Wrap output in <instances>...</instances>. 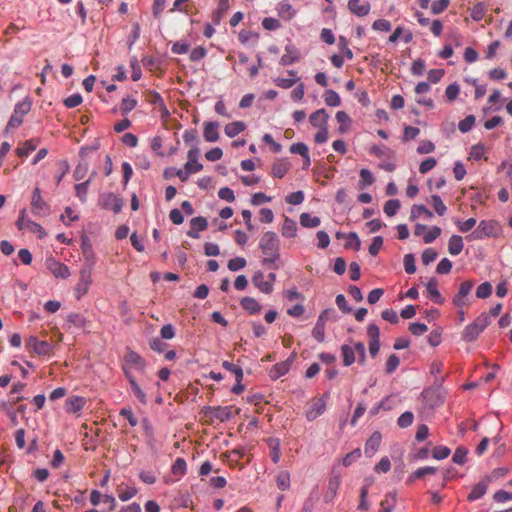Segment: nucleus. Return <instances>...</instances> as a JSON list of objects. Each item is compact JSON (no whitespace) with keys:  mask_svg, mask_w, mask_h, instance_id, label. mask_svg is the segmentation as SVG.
<instances>
[{"mask_svg":"<svg viewBox=\"0 0 512 512\" xmlns=\"http://www.w3.org/2000/svg\"><path fill=\"white\" fill-rule=\"evenodd\" d=\"M259 247L264 255L262 264L273 269H277L275 264L280 258V240L275 232H265L259 241Z\"/></svg>","mask_w":512,"mask_h":512,"instance_id":"obj_1","label":"nucleus"},{"mask_svg":"<svg viewBox=\"0 0 512 512\" xmlns=\"http://www.w3.org/2000/svg\"><path fill=\"white\" fill-rule=\"evenodd\" d=\"M489 324V314H480L472 323L465 327L462 333V339L466 342H472L476 340Z\"/></svg>","mask_w":512,"mask_h":512,"instance_id":"obj_2","label":"nucleus"},{"mask_svg":"<svg viewBox=\"0 0 512 512\" xmlns=\"http://www.w3.org/2000/svg\"><path fill=\"white\" fill-rule=\"evenodd\" d=\"M499 232V225L494 220H482L477 228L466 238L468 241L482 240L484 238L496 237Z\"/></svg>","mask_w":512,"mask_h":512,"instance_id":"obj_3","label":"nucleus"},{"mask_svg":"<svg viewBox=\"0 0 512 512\" xmlns=\"http://www.w3.org/2000/svg\"><path fill=\"white\" fill-rule=\"evenodd\" d=\"M16 226L19 230H28L29 232L36 234L40 239L46 236V232L40 224L26 218L25 209L20 212L19 218L16 221Z\"/></svg>","mask_w":512,"mask_h":512,"instance_id":"obj_4","label":"nucleus"},{"mask_svg":"<svg viewBox=\"0 0 512 512\" xmlns=\"http://www.w3.org/2000/svg\"><path fill=\"white\" fill-rule=\"evenodd\" d=\"M30 109L31 102L28 100H24L22 102L17 103L14 112L7 124V128H18L23 122V117L30 111Z\"/></svg>","mask_w":512,"mask_h":512,"instance_id":"obj_5","label":"nucleus"},{"mask_svg":"<svg viewBox=\"0 0 512 512\" xmlns=\"http://www.w3.org/2000/svg\"><path fill=\"white\" fill-rule=\"evenodd\" d=\"M31 211L36 216H47L50 212L49 205L43 200L38 187L33 190L31 197Z\"/></svg>","mask_w":512,"mask_h":512,"instance_id":"obj_6","label":"nucleus"},{"mask_svg":"<svg viewBox=\"0 0 512 512\" xmlns=\"http://www.w3.org/2000/svg\"><path fill=\"white\" fill-rule=\"evenodd\" d=\"M475 282L473 280L463 281L460 286L458 292L453 297V304L462 308L465 305H469L468 296L474 286Z\"/></svg>","mask_w":512,"mask_h":512,"instance_id":"obj_7","label":"nucleus"},{"mask_svg":"<svg viewBox=\"0 0 512 512\" xmlns=\"http://www.w3.org/2000/svg\"><path fill=\"white\" fill-rule=\"evenodd\" d=\"M45 265L48 271L56 278L66 279L70 276L68 266L57 261L53 257L47 258Z\"/></svg>","mask_w":512,"mask_h":512,"instance_id":"obj_8","label":"nucleus"},{"mask_svg":"<svg viewBox=\"0 0 512 512\" xmlns=\"http://www.w3.org/2000/svg\"><path fill=\"white\" fill-rule=\"evenodd\" d=\"M92 283L91 269L83 268L80 271L79 281L75 287V293L77 299H80L83 295L88 292V289Z\"/></svg>","mask_w":512,"mask_h":512,"instance_id":"obj_9","label":"nucleus"},{"mask_svg":"<svg viewBox=\"0 0 512 512\" xmlns=\"http://www.w3.org/2000/svg\"><path fill=\"white\" fill-rule=\"evenodd\" d=\"M26 344L29 349L33 350L38 355H49L52 352V345L50 343L39 340L35 336H30Z\"/></svg>","mask_w":512,"mask_h":512,"instance_id":"obj_10","label":"nucleus"},{"mask_svg":"<svg viewBox=\"0 0 512 512\" xmlns=\"http://www.w3.org/2000/svg\"><path fill=\"white\" fill-rule=\"evenodd\" d=\"M332 310L326 309L321 312L313 328L312 335L318 342H323L325 337V324Z\"/></svg>","mask_w":512,"mask_h":512,"instance_id":"obj_11","label":"nucleus"},{"mask_svg":"<svg viewBox=\"0 0 512 512\" xmlns=\"http://www.w3.org/2000/svg\"><path fill=\"white\" fill-rule=\"evenodd\" d=\"M326 410V402L321 398L312 400L309 408L306 411V418L308 421H314L321 416Z\"/></svg>","mask_w":512,"mask_h":512,"instance_id":"obj_12","label":"nucleus"},{"mask_svg":"<svg viewBox=\"0 0 512 512\" xmlns=\"http://www.w3.org/2000/svg\"><path fill=\"white\" fill-rule=\"evenodd\" d=\"M347 6L349 11L358 17L368 15L371 9L370 3L366 0H348Z\"/></svg>","mask_w":512,"mask_h":512,"instance_id":"obj_13","label":"nucleus"},{"mask_svg":"<svg viewBox=\"0 0 512 512\" xmlns=\"http://www.w3.org/2000/svg\"><path fill=\"white\" fill-rule=\"evenodd\" d=\"M103 208L119 213L122 209V201L113 193L103 194L100 198Z\"/></svg>","mask_w":512,"mask_h":512,"instance_id":"obj_14","label":"nucleus"},{"mask_svg":"<svg viewBox=\"0 0 512 512\" xmlns=\"http://www.w3.org/2000/svg\"><path fill=\"white\" fill-rule=\"evenodd\" d=\"M490 482L491 476H485L479 483L473 486L467 499L472 502L482 498L486 494Z\"/></svg>","mask_w":512,"mask_h":512,"instance_id":"obj_15","label":"nucleus"},{"mask_svg":"<svg viewBox=\"0 0 512 512\" xmlns=\"http://www.w3.org/2000/svg\"><path fill=\"white\" fill-rule=\"evenodd\" d=\"M423 399L431 408L440 406L444 401V395L440 389L437 390H425L422 393Z\"/></svg>","mask_w":512,"mask_h":512,"instance_id":"obj_16","label":"nucleus"},{"mask_svg":"<svg viewBox=\"0 0 512 512\" xmlns=\"http://www.w3.org/2000/svg\"><path fill=\"white\" fill-rule=\"evenodd\" d=\"M293 359H294V357L292 356L291 359H287L286 361H282V362L276 363L270 369L269 377L272 380H277L280 377L286 375L289 372L290 368H291V363H292Z\"/></svg>","mask_w":512,"mask_h":512,"instance_id":"obj_17","label":"nucleus"},{"mask_svg":"<svg viewBox=\"0 0 512 512\" xmlns=\"http://www.w3.org/2000/svg\"><path fill=\"white\" fill-rule=\"evenodd\" d=\"M123 369H124L125 376L127 377L128 381H129L130 388H131V391L133 392L134 396L139 400V402H141L142 404H146L147 403L146 394L140 388V386L136 382L135 378L133 377V375L131 374L129 369L126 366H124Z\"/></svg>","mask_w":512,"mask_h":512,"instance_id":"obj_18","label":"nucleus"},{"mask_svg":"<svg viewBox=\"0 0 512 512\" xmlns=\"http://www.w3.org/2000/svg\"><path fill=\"white\" fill-rule=\"evenodd\" d=\"M205 414L220 420L221 422L227 421L231 418V407H211L205 408Z\"/></svg>","mask_w":512,"mask_h":512,"instance_id":"obj_19","label":"nucleus"},{"mask_svg":"<svg viewBox=\"0 0 512 512\" xmlns=\"http://www.w3.org/2000/svg\"><path fill=\"white\" fill-rule=\"evenodd\" d=\"M245 456L244 448H236L231 450L229 453L222 454V457L227 459V463L230 467L239 468L240 470L244 468V464L239 462L240 458Z\"/></svg>","mask_w":512,"mask_h":512,"instance_id":"obj_20","label":"nucleus"},{"mask_svg":"<svg viewBox=\"0 0 512 512\" xmlns=\"http://www.w3.org/2000/svg\"><path fill=\"white\" fill-rule=\"evenodd\" d=\"M200 151L197 147H192L187 154L188 161L185 164L186 170H193L197 173L203 169V165L198 162Z\"/></svg>","mask_w":512,"mask_h":512,"instance_id":"obj_21","label":"nucleus"},{"mask_svg":"<svg viewBox=\"0 0 512 512\" xmlns=\"http://www.w3.org/2000/svg\"><path fill=\"white\" fill-rule=\"evenodd\" d=\"M124 361L126 366L133 367L138 371H144L145 361L138 353L132 350L127 351L124 356Z\"/></svg>","mask_w":512,"mask_h":512,"instance_id":"obj_22","label":"nucleus"},{"mask_svg":"<svg viewBox=\"0 0 512 512\" xmlns=\"http://www.w3.org/2000/svg\"><path fill=\"white\" fill-rule=\"evenodd\" d=\"M86 404V400L81 396H71L65 402V410L68 413H78L80 412Z\"/></svg>","mask_w":512,"mask_h":512,"instance_id":"obj_23","label":"nucleus"},{"mask_svg":"<svg viewBox=\"0 0 512 512\" xmlns=\"http://www.w3.org/2000/svg\"><path fill=\"white\" fill-rule=\"evenodd\" d=\"M329 115L326 113L325 109H319L313 112L309 117V122L313 127L322 129L327 127Z\"/></svg>","mask_w":512,"mask_h":512,"instance_id":"obj_24","label":"nucleus"},{"mask_svg":"<svg viewBox=\"0 0 512 512\" xmlns=\"http://www.w3.org/2000/svg\"><path fill=\"white\" fill-rule=\"evenodd\" d=\"M382 441V435L380 432L376 431L374 432L369 439L366 441L365 444V454L369 457L373 456L375 452L380 447Z\"/></svg>","mask_w":512,"mask_h":512,"instance_id":"obj_25","label":"nucleus"},{"mask_svg":"<svg viewBox=\"0 0 512 512\" xmlns=\"http://www.w3.org/2000/svg\"><path fill=\"white\" fill-rule=\"evenodd\" d=\"M340 484L341 477L338 475H335L329 479L327 491L324 496L326 502H332L336 498Z\"/></svg>","mask_w":512,"mask_h":512,"instance_id":"obj_26","label":"nucleus"},{"mask_svg":"<svg viewBox=\"0 0 512 512\" xmlns=\"http://www.w3.org/2000/svg\"><path fill=\"white\" fill-rule=\"evenodd\" d=\"M252 282L263 293L269 294L273 290L271 281H267L262 272H257L253 276Z\"/></svg>","mask_w":512,"mask_h":512,"instance_id":"obj_27","label":"nucleus"},{"mask_svg":"<svg viewBox=\"0 0 512 512\" xmlns=\"http://www.w3.org/2000/svg\"><path fill=\"white\" fill-rule=\"evenodd\" d=\"M300 58L298 50L293 45L285 47V53L280 59V64L285 66L297 62Z\"/></svg>","mask_w":512,"mask_h":512,"instance_id":"obj_28","label":"nucleus"},{"mask_svg":"<svg viewBox=\"0 0 512 512\" xmlns=\"http://www.w3.org/2000/svg\"><path fill=\"white\" fill-rule=\"evenodd\" d=\"M219 124L217 122H206L204 124L203 136L207 142H216L219 139Z\"/></svg>","mask_w":512,"mask_h":512,"instance_id":"obj_29","label":"nucleus"},{"mask_svg":"<svg viewBox=\"0 0 512 512\" xmlns=\"http://www.w3.org/2000/svg\"><path fill=\"white\" fill-rule=\"evenodd\" d=\"M464 247L463 238L460 235H452L448 241V251L450 255H459Z\"/></svg>","mask_w":512,"mask_h":512,"instance_id":"obj_30","label":"nucleus"},{"mask_svg":"<svg viewBox=\"0 0 512 512\" xmlns=\"http://www.w3.org/2000/svg\"><path fill=\"white\" fill-rule=\"evenodd\" d=\"M282 236L285 238H294L297 235V224L296 222L289 218L285 217L282 228H281Z\"/></svg>","mask_w":512,"mask_h":512,"instance_id":"obj_31","label":"nucleus"},{"mask_svg":"<svg viewBox=\"0 0 512 512\" xmlns=\"http://www.w3.org/2000/svg\"><path fill=\"white\" fill-rule=\"evenodd\" d=\"M39 144L38 139H29L23 142L21 146L16 149V153L20 157L28 156L31 152H33Z\"/></svg>","mask_w":512,"mask_h":512,"instance_id":"obj_32","label":"nucleus"},{"mask_svg":"<svg viewBox=\"0 0 512 512\" xmlns=\"http://www.w3.org/2000/svg\"><path fill=\"white\" fill-rule=\"evenodd\" d=\"M426 289L431 296V299L438 304H442L444 299L442 298L438 290V282L435 278H432L426 284Z\"/></svg>","mask_w":512,"mask_h":512,"instance_id":"obj_33","label":"nucleus"},{"mask_svg":"<svg viewBox=\"0 0 512 512\" xmlns=\"http://www.w3.org/2000/svg\"><path fill=\"white\" fill-rule=\"evenodd\" d=\"M277 12H278V15L285 19V20H290L292 19L295 14H296V11L293 9V7L291 6L290 3H288L287 1H282L280 2L278 5H277V8H276Z\"/></svg>","mask_w":512,"mask_h":512,"instance_id":"obj_34","label":"nucleus"},{"mask_svg":"<svg viewBox=\"0 0 512 512\" xmlns=\"http://www.w3.org/2000/svg\"><path fill=\"white\" fill-rule=\"evenodd\" d=\"M268 447L270 449V457L272 461L277 464L280 461V440L277 438H269L267 440Z\"/></svg>","mask_w":512,"mask_h":512,"instance_id":"obj_35","label":"nucleus"},{"mask_svg":"<svg viewBox=\"0 0 512 512\" xmlns=\"http://www.w3.org/2000/svg\"><path fill=\"white\" fill-rule=\"evenodd\" d=\"M81 250L87 262L86 268L92 269L93 265L95 264V255L91 243L83 241L81 245Z\"/></svg>","mask_w":512,"mask_h":512,"instance_id":"obj_36","label":"nucleus"},{"mask_svg":"<svg viewBox=\"0 0 512 512\" xmlns=\"http://www.w3.org/2000/svg\"><path fill=\"white\" fill-rule=\"evenodd\" d=\"M245 127L246 126H245L244 122L234 121V122L228 123L225 126L224 131L228 137L233 138V137L237 136L238 134H240L242 131H244Z\"/></svg>","mask_w":512,"mask_h":512,"instance_id":"obj_37","label":"nucleus"},{"mask_svg":"<svg viewBox=\"0 0 512 512\" xmlns=\"http://www.w3.org/2000/svg\"><path fill=\"white\" fill-rule=\"evenodd\" d=\"M290 168V164L285 160H278L272 166V174L274 177L283 178Z\"/></svg>","mask_w":512,"mask_h":512,"instance_id":"obj_38","label":"nucleus"},{"mask_svg":"<svg viewBox=\"0 0 512 512\" xmlns=\"http://www.w3.org/2000/svg\"><path fill=\"white\" fill-rule=\"evenodd\" d=\"M396 504V493L389 492L385 495L384 499L381 501L380 512H392L394 506Z\"/></svg>","mask_w":512,"mask_h":512,"instance_id":"obj_39","label":"nucleus"},{"mask_svg":"<svg viewBox=\"0 0 512 512\" xmlns=\"http://www.w3.org/2000/svg\"><path fill=\"white\" fill-rule=\"evenodd\" d=\"M422 215L428 219L433 217V213L424 205H413L411 208L410 220H415Z\"/></svg>","mask_w":512,"mask_h":512,"instance_id":"obj_40","label":"nucleus"},{"mask_svg":"<svg viewBox=\"0 0 512 512\" xmlns=\"http://www.w3.org/2000/svg\"><path fill=\"white\" fill-rule=\"evenodd\" d=\"M300 224L306 228H315L320 225V218L311 216L309 213H302L300 215Z\"/></svg>","mask_w":512,"mask_h":512,"instance_id":"obj_41","label":"nucleus"},{"mask_svg":"<svg viewBox=\"0 0 512 512\" xmlns=\"http://www.w3.org/2000/svg\"><path fill=\"white\" fill-rule=\"evenodd\" d=\"M428 202L432 205V207L434 208L435 212L439 216H443L446 213L447 207L443 203V201H442V199H441V197L439 195H432L430 197V199L428 200Z\"/></svg>","mask_w":512,"mask_h":512,"instance_id":"obj_42","label":"nucleus"},{"mask_svg":"<svg viewBox=\"0 0 512 512\" xmlns=\"http://www.w3.org/2000/svg\"><path fill=\"white\" fill-rule=\"evenodd\" d=\"M241 306L243 307V309L250 312L251 314L258 313L261 309L259 303L254 298L251 297H244L241 300Z\"/></svg>","mask_w":512,"mask_h":512,"instance_id":"obj_43","label":"nucleus"},{"mask_svg":"<svg viewBox=\"0 0 512 512\" xmlns=\"http://www.w3.org/2000/svg\"><path fill=\"white\" fill-rule=\"evenodd\" d=\"M342 356H343V364L345 366H350L355 362V350L354 347H350L348 345H343L341 347Z\"/></svg>","mask_w":512,"mask_h":512,"instance_id":"obj_44","label":"nucleus"},{"mask_svg":"<svg viewBox=\"0 0 512 512\" xmlns=\"http://www.w3.org/2000/svg\"><path fill=\"white\" fill-rule=\"evenodd\" d=\"M222 366L224 369H226L227 371L233 373L235 375V378H236V381L239 382V381H242L243 380V370L240 366H237L229 361H224L222 363Z\"/></svg>","mask_w":512,"mask_h":512,"instance_id":"obj_45","label":"nucleus"},{"mask_svg":"<svg viewBox=\"0 0 512 512\" xmlns=\"http://www.w3.org/2000/svg\"><path fill=\"white\" fill-rule=\"evenodd\" d=\"M324 101L328 106L337 107L341 104L340 96L334 90H327L324 94Z\"/></svg>","mask_w":512,"mask_h":512,"instance_id":"obj_46","label":"nucleus"},{"mask_svg":"<svg viewBox=\"0 0 512 512\" xmlns=\"http://www.w3.org/2000/svg\"><path fill=\"white\" fill-rule=\"evenodd\" d=\"M277 486L280 490L285 491L290 488V474L288 471H282L276 479Z\"/></svg>","mask_w":512,"mask_h":512,"instance_id":"obj_47","label":"nucleus"},{"mask_svg":"<svg viewBox=\"0 0 512 512\" xmlns=\"http://www.w3.org/2000/svg\"><path fill=\"white\" fill-rule=\"evenodd\" d=\"M187 470V464L186 461L183 458H177L172 467L171 471L176 476H183L186 473Z\"/></svg>","mask_w":512,"mask_h":512,"instance_id":"obj_48","label":"nucleus"},{"mask_svg":"<svg viewBox=\"0 0 512 512\" xmlns=\"http://www.w3.org/2000/svg\"><path fill=\"white\" fill-rule=\"evenodd\" d=\"M437 471V469L435 467H432V466H426V467H421V468H418L408 479L409 482H412L413 480L415 479H419V478H422L424 477L425 475H428V474H435Z\"/></svg>","mask_w":512,"mask_h":512,"instance_id":"obj_49","label":"nucleus"},{"mask_svg":"<svg viewBox=\"0 0 512 512\" xmlns=\"http://www.w3.org/2000/svg\"><path fill=\"white\" fill-rule=\"evenodd\" d=\"M399 208L400 201L398 199H391L385 203L383 210L387 216L392 217L397 213Z\"/></svg>","mask_w":512,"mask_h":512,"instance_id":"obj_50","label":"nucleus"},{"mask_svg":"<svg viewBox=\"0 0 512 512\" xmlns=\"http://www.w3.org/2000/svg\"><path fill=\"white\" fill-rule=\"evenodd\" d=\"M442 233V230L438 226H433L423 236V241L426 244L434 242Z\"/></svg>","mask_w":512,"mask_h":512,"instance_id":"obj_51","label":"nucleus"},{"mask_svg":"<svg viewBox=\"0 0 512 512\" xmlns=\"http://www.w3.org/2000/svg\"><path fill=\"white\" fill-rule=\"evenodd\" d=\"M137 105V100L130 97V96H127L125 98L122 99L121 101V105H120V110L122 112V114H127L129 113L130 111H132Z\"/></svg>","mask_w":512,"mask_h":512,"instance_id":"obj_52","label":"nucleus"},{"mask_svg":"<svg viewBox=\"0 0 512 512\" xmlns=\"http://www.w3.org/2000/svg\"><path fill=\"white\" fill-rule=\"evenodd\" d=\"M492 285L489 282H484L477 287L476 296L480 299H486L492 294Z\"/></svg>","mask_w":512,"mask_h":512,"instance_id":"obj_53","label":"nucleus"},{"mask_svg":"<svg viewBox=\"0 0 512 512\" xmlns=\"http://www.w3.org/2000/svg\"><path fill=\"white\" fill-rule=\"evenodd\" d=\"M475 117L473 115L466 116L463 120H461L458 124V128L462 133H466L470 131L475 124Z\"/></svg>","mask_w":512,"mask_h":512,"instance_id":"obj_54","label":"nucleus"},{"mask_svg":"<svg viewBox=\"0 0 512 512\" xmlns=\"http://www.w3.org/2000/svg\"><path fill=\"white\" fill-rule=\"evenodd\" d=\"M137 489L134 487H125L118 489V497L121 501H128L137 494Z\"/></svg>","mask_w":512,"mask_h":512,"instance_id":"obj_55","label":"nucleus"},{"mask_svg":"<svg viewBox=\"0 0 512 512\" xmlns=\"http://www.w3.org/2000/svg\"><path fill=\"white\" fill-rule=\"evenodd\" d=\"M485 153V146L483 144H476L471 147L470 158L474 160H480L482 158L487 159L486 157H484Z\"/></svg>","mask_w":512,"mask_h":512,"instance_id":"obj_56","label":"nucleus"},{"mask_svg":"<svg viewBox=\"0 0 512 512\" xmlns=\"http://www.w3.org/2000/svg\"><path fill=\"white\" fill-rule=\"evenodd\" d=\"M414 420V415L412 412L406 411L397 420V424L401 428H407L409 427Z\"/></svg>","mask_w":512,"mask_h":512,"instance_id":"obj_57","label":"nucleus"},{"mask_svg":"<svg viewBox=\"0 0 512 512\" xmlns=\"http://www.w3.org/2000/svg\"><path fill=\"white\" fill-rule=\"evenodd\" d=\"M455 224L457 225L458 227V230L462 233H466V232H469L476 224V219L475 218H469L465 221H460V220H457L455 222Z\"/></svg>","mask_w":512,"mask_h":512,"instance_id":"obj_58","label":"nucleus"},{"mask_svg":"<svg viewBox=\"0 0 512 512\" xmlns=\"http://www.w3.org/2000/svg\"><path fill=\"white\" fill-rule=\"evenodd\" d=\"M450 4V0H435L431 5L433 14H440L445 11Z\"/></svg>","mask_w":512,"mask_h":512,"instance_id":"obj_59","label":"nucleus"},{"mask_svg":"<svg viewBox=\"0 0 512 512\" xmlns=\"http://www.w3.org/2000/svg\"><path fill=\"white\" fill-rule=\"evenodd\" d=\"M374 182V177L372 173L368 169H362L360 171V187L372 185Z\"/></svg>","mask_w":512,"mask_h":512,"instance_id":"obj_60","label":"nucleus"},{"mask_svg":"<svg viewBox=\"0 0 512 512\" xmlns=\"http://www.w3.org/2000/svg\"><path fill=\"white\" fill-rule=\"evenodd\" d=\"M399 364H400L399 357L396 356L395 354L390 355L389 358L387 359V362L385 365L386 373H388V374L393 373L397 369Z\"/></svg>","mask_w":512,"mask_h":512,"instance_id":"obj_61","label":"nucleus"},{"mask_svg":"<svg viewBox=\"0 0 512 512\" xmlns=\"http://www.w3.org/2000/svg\"><path fill=\"white\" fill-rule=\"evenodd\" d=\"M419 133H420L419 128L413 127V126H405L402 140L404 142L413 140L419 135Z\"/></svg>","mask_w":512,"mask_h":512,"instance_id":"obj_62","label":"nucleus"},{"mask_svg":"<svg viewBox=\"0 0 512 512\" xmlns=\"http://www.w3.org/2000/svg\"><path fill=\"white\" fill-rule=\"evenodd\" d=\"M468 451L464 447H458L453 455V462L459 465H463L466 462V456Z\"/></svg>","mask_w":512,"mask_h":512,"instance_id":"obj_63","label":"nucleus"},{"mask_svg":"<svg viewBox=\"0 0 512 512\" xmlns=\"http://www.w3.org/2000/svg\"><path fill=\"white\" fill-rule=\"evenodd\" d=\"M460 93V86L457 83L450 84L445 90V96L449 101H454Z\"/></svg>","mask_w":512,"mask_h":512,"instance_id":"obj_64","label":"nucleus"}]
</instances>
